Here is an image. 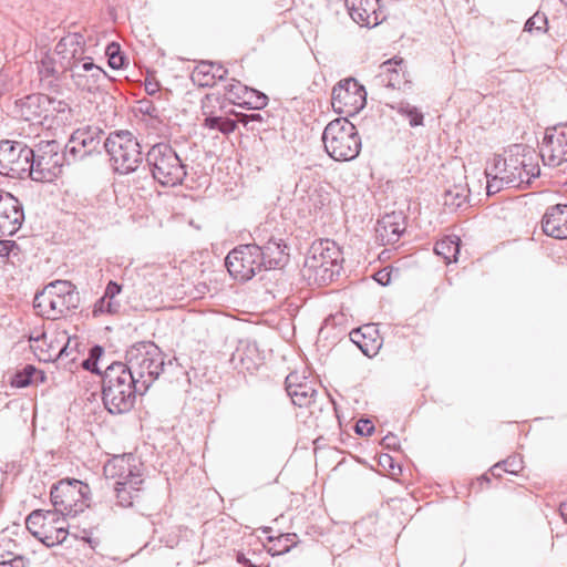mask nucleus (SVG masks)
I'll return each mask as SVG.
<instances>
[{
	"mask_svg": "<svg viewBox=\"0 0 567 567\" xmlns=\"http://www.w3.org/2000/svg\"><path fill=\"white\" fill-rule=\"evenodd\" d=\"M23 220V207L19 199L8 192L0 190V237L14 235Z\"/></svg>",
	"mask_w": 567,
	"mask_h": 567,
	"instance_id": "a211bd4d",
	"label": "nucleus"
},
{
	"mask_svg": "<svg viewBox=\"0 0 567 567\" xmlns=\"http://www.w3.org/2000/svg\"><path fill=\"white\" fill-rule=\"evenodd\" d=\"M285 385L287 394L295 405L309 408L316 402V396L318 395L316 383L307 377L291 372L286 377Z\"/></svg>",
	"mask_w": 567,
	"mask_h": 567,
	"instance_id": "6ab92c4d",
	"label": "nucleus"
},
{
	"mask_svg": "<svg viewBox=\"0 0 567 567\" xmlns=\"http://www.w3.org/2000/svg\"><path fill=\"white\" fill-rule=\"evenodd\" d=\"M124 63L125 56L122 53L109 60V65L114 70L122 69L124 66Z\"/></svg>",
	"mask_w": 567,
	"mask_h": 567,
	"instance_id": "bf43d9fd",
	"label": "nucleus"
},
{
	"mask_svg": "<svg viewBox=\"0 0 567 567\" xmlns=\"http://www.w3.org/2000/svg\"><path fill=\"white\" fill-rule=\"evenodd\" d=\"M390 107L409 120L412 127L423 125V113L416 106L411 105L408 102L400 101L395 104H390Z\"/></svg>",
	"mask_w": 567,
	"mask_h": 567,
	"instance_id": "7c9ffc66",
	"label": "nucleus"
},
{
	"mask_svg": "<svg viewBox=\"0 0 567 567\" xmlns=\"http://www.w3.org/2000/svg\"><path fill=\"white\" fill-rule=\"evenodd\" d=\"M524 152L525 147L522 145H513L504 156V161H502L501 165H506L507 173L509 176L511 187L522 188L523 187V177L522 172H524Z\"/></svg>",
	"mask_w": 567,
	"mask_h": 567,
	"instance_id": "bb28decb",
	"label": "nucleus"
},
{
	"mask_svg": "<svg viewBox=\"0 0 567 567\" xmlns=\"http://www.w3.org/2000/svg\"><path fill=\"white\" fill-rule=\"evenodd\" d=\"M45 509H35L31 512L25 519V526L28 530L39 540H41L43 535V524H45Z\"/></svg>",
	"mask_w": 567,
	"mask_h": 567,
	"instance_id": "f704fd0d",
	"label": "nucleus"
},
{
	"mask_svg": "<svg viewBox=\"0 0 567 567\" xmlns=\"http://www.w3.org/2000/svg\"><path fill=\"white\" fill-rule=\"evenodd\" d=\"M64 162L68 163L66 151L61 153L56 141H41L34 151L30 178L35 182L51 183L62 173Z\"/></svg>",
	"mask_w": 567,
	"mask_h": 567,
	"instance_id": "9d476101",
	"label": "nucleus"
},
{
	"mask_svg": "<svg viewBox=\"0 0 567 567\" xmlns=\"http://www.w3.org/2000/svg\"><path fill=\"white\" fill-rule=\"evenodd\" d=\"M342 261L340 247L333 240L321 239L311 245L305 259V268L316 280L327 282L340 274Z\"/></svg>",
	"mask_w": 567,
	"mask_h": 567,
	"instance_id": "0eeeda50",
	"label": "nucleus"
},
{
	"mask_svg": "<svg viewBox=\"0 0 567 567\" xmlns=\"http://www.w3.org/2000/svg\"><path fill=\"white\" fill-rule=\"evenodd\" d=\"M379 78L386 87L405 90L411 87L408 72L402 59H391L380 65Z\"/></svg>",
	"mask_w": 567,
	"mask_h": 567,
	"instance_id": "4be33fe9",
	"label": "nucleus"
},
{
	"mask_svg": "<svg viewBox=\"0 0 567 567\" xmlns=\"http://www.w3.org/2000/svg\"><path fill=\"white\" fill-rule=\"evenodd\" d=\"M374 425L368 419H360L355 424V433L362 436H369L373 433Z\"/></svg>",
	"mask_w": 567,
	"mask_h": 567,
	"instance_id": "09e8293b",
	"label": "nucleus"
},
{
	"mask_svg": "<svg viewBox=\"0 0 567 567\" xmlns=\"http://www.w3.org/2000/svg\"><path fill=\"white\" fill-rule=\"evenodd\" d=\"M487 178V184H486V192H487V195H494V194H497L498 192H501L503 189L504 186H506V184L501 181L499 178L495 177V176H486Z\"/></svg>",
	"mask_w": 567,
	"mask_h": 567,
	"instance_id": "8fccbe9b",
	"label": "nucleus"
},
{
	"mask_svg": "<svg viewBox=\"0 0 567 567\" xmlns=\"http://www.w3.org/2000/svg\"><path fill=\"white\" fill-rule=\"evenodd\" d=\"M262 260L259 245L248 244L233 249L227 255L225 265L231 277L240 281H248L265 270Z\"/></svg>",
	"mask_w": 567,
	"mask_h": 567,
	"instance_id": "f8f14e48",
	"label": "nucleus"
},
{
	"mask_svg": "<svg viewBox=\"0 0 567 567\" xmlns=\"http://www.w3.org/2000/svg\"><path fill=\"white\" fill-rule=\"evenodd\" d=\"M540 156L546 165L553 167L567 162V123L546 128Z\"/></svg>",
	"mask_w": 567,
	"mask_h": 567,
	"instance_id": "dca6fc26",
	"label": "nucleus"
},
{
	"mask_svg": "<svg viewBox=\"0 0 567 567\" xmlns=\"http://www.w3.org/2000/svg\"><path fill=\"white\" fill-rule=\"evenodd\" d=\"M20 254V247L13 240H0V257H17Z\"/></svg>",
	"mask_w": 567,
	"mask_h": 567,
	"instance_id": "49530a36",
	"label": "nucleus"
},
{
	"mask_svg": "<svg viewBox=\"0 0 567 567\" xmlns=\"http://www.w3.org/2000/svg\"><path fill=\"white\" fill-rule=\"evenodd\" d=\"M373 330L371 326H364L362 328L354 329L350 332L351 340L358 344V347L362 350L363 353L369 355L368 344L362 341L367 338V334H370V331Z\"/></svg>",
	"mask_w": 567,
	"mask_h": 567,
	"instance_id": "37998d69",
	"label": "nucleus"
},
{
	"mask_svg": "<svg viewBox=\"0 0 567 567\" xmlns=\"http://www.w3.org/2000/svg\"><path fill=\"white\" fill-rule=\"evenodd\" d=\"M466 198L467 195L465 190L457 186L446 189L443 195L444 205L451 210L460 208L465 203Z\"/></svg>",
	"mask_w": 567,
	"mask_h": 567,
	"instance_id": "4c0bfd02",
	"label": "nucleus"
},
{
	"mask_svg": "<svg viewBox=\"0 0 567 567\" xmlns=\"http://www.w3.org/2000/svg\"><path fill=\"white\" fill-rule=\"evenodd\" d=\"M398 437L396 435L389 433L382 439V445L386 449H395L398 446Z\"/></svg>",
	"mask_w": 567,
	"mask_h": 567,
	"instance_id": "13d9d810",
	"label": "nucleus"
},
{
	"mask_svg": "<svg viewBox=\"0 0 567 567\" xmlns=\"http://www.w3.org/2000/svg\"><path fill=\"white\" fill-rule=\"evenodd\" d=\"M378 4L379 0H346L350 17L362 27H374L379 23Z\"/></svg>",
	"mask_w": 567,
	"mask_h": 567,
	"instance_id": "393cba45",
	"label": "nucleus"
},
{
	"mask_svg": "<svg viewBox=\"0 0 567 567\" xmlns=\"http://www.w3.org/2000/svg\"><path fill=\"white\" fill-rule=\"evenodd\" d=\"M104 350L101 346H94L89 351V357L92 359V362L95 361L99 363L100 358L102 357Z\"/></svg>",
	"mask_w": 567,
	"mask_h": 567,
	"instance_id": "680f3d73",
	"label": "nucleus"
},
{
	"mask_svg": "<svg viewBox=\"0 0 567 567\" xmlns=\"http://www.w3.org/2000/svg\"><path fill=\"white\" fill-rule=\"evenodd\" d=\"M504 157L501 155H494L489 165L485 168V176H495L503 181L507 187H511L509 176L507 173L506 165H501Z\"/></svg>",
	"mask_w": 567,
	"mask_h": 567,
	"instance_id": "e433bc0d",
	"label": "nucleus"
},
{
	"mask_svg": "<svg viewBox=\"0 0 567 567\" xmlns=\"http://www.w3.org/2000/svg\"><path fill=\"white\" fill-rule=\"evenodd\" d=\"M210 71L214 73L215 83L224 80L228 73L227 69L218 63H213V69Z\"/></svg>",
	"mask_w": 567,
	"mask_h": 567,
	"instance_id": "6e6d98bb",
	"label": "nucleus"
},
{
	"mask_svg": "<svg viewBox=\"0 0 567 567\" xmlns=\"http://www.w3.org/2000/svg\"><path fill=\"white\" fill-rule=\"evenodd\" d=\"M237 104L250 110H261L268 104V96L262 92L248 87L243 99L237 101Z\"/></svg>",
	"mask_w": 567,
	"mask_h": 567,
	"instance_id": "72a5a7b5",
	"label": "nucleus"
},
{
	"mask_svg": "<svg viewBox=\"0 0 567 567\" xmlns=\"http://www.w3.org/2000/svg\"><path fill=\"white\" fill-rule=\"evenodd\" d=\"M110 306L111 315L117 313L120 311L121 303L116 300V298L110 299Z\"/></svg>",
	"mask_w": 567,
	"mask_h": 567,
	"instance_id": "338daca9",
	"label": "nucleus"
},
{
	"mask_svg": "<svg viewBox=\"0 0 567 567\" xmlns=\"http://www.w3.org/2000/svg\"><path fill=\"white\" fill-rule=\"evenodd\" d=\"M97 362L93 361L92 362V359L90 357H87L86 359H84L82 362H81V367L84 369V370H87V371H91L93 373H97V374H101V371L97 367Z\"/></svg>",
	"mask_w": 567,
	"mask_h": 567,
	"instance_id": "4d7b16f0",
	"label": "nucleus"
},
{
	"mask_svg": "<svg viewBox=\"0 0 567 567\" xmlns=\"http://www.w3.org/2000/svg\"><path fill=\"white\" fill-rule=\"evenodd\" d=\"M71 35H74V39H72L73 45L70 48L68 72L79 90L96 91L107 80V74L94 63L91 56L86 55L84 37L80 33H71Z\"/></svg>",
	"mask_w": 567,
	"mask_h": 567,
	"instance_id": "39448f33",
	"label": "nucleus"
},
{
	"mask_svg": "<svg viewBox=\"0 0 567 567\" xmlns=\"http://www.w3.org/2000/svg\"><path fill=\"white\" fill-rule=\"evenodd\" d=\"M34 377H40L41 381L44 379L43 373L39 371L34 365L27 364L23 367V369L16 371L10 380V383L14 388H25L33 382Z\"/></svg>",
	"mask_w": 567,
	"mask_h": 567,
	"instance_id": "c756f323",
	"label": "nucleus"
},
{
	"mask_svg": "<svg viewBox=\"0 0 567 567\" xmlns=\"http://www.w3.org/2000/svg\"><path fill=\"white\" fill-rule=\"evenodd\" d=\"M29 561L21 555L0 561V567H28Z\"/></svg>",
	"mask_w": 567,
	"mask_h": 567,
	"instance_id": "864d4df0",
	"label": "nucleus"
},
{
	"mask_svg": "<svg viewBox=\"0 0 567 567\" xmlns=\"http://www.w3.org/2000/svg\"><path fill=\"white\" fill-rule=\"evenodd\" d=\"M74 35L69 33L63 37L55 45L52 53H47L38 62V73L41 82L48 86L56 85V82L68 72L70 62V48L73 45Z\"/></svg>",
	"mask_w": 567,
	"mask_h": 567,
	"instance_id": "4468645a",
	"label": "nucleus"
},
{
	"mask_svg": "<svg viewBox=\"0 0 567 567\" xmlns=\"http://www.w3.org/2000/svg\"><path fill=\"white\" fill-rule=\"evenodd\" d=\"M121 48H120V44L115 43V42H112L110 43L107 47H106V50H105V54L107 56V59L110 60L111 58L113 56H116L118 54H121Z\"/></svg>",
	"mask_w": 567,
	"mask_h": 567,
	"instance_id": "052dcab7",
	"label": "nucleus"
},
{
	"mask_svg": "<svg viewBox=\"0 0 567 567\" xmlns=\"http://www.w3.org/2000/svg\"><path fill=\"white\" fill-rule=\"evenodd\" d=\"M405 226V216L402 212L385 214L377 223V239L382 245H394L400 240Z\"/></svg>",
	"mask_w": 567,
	"mask_h": 567,
	"instance_id": "aec40b11",
	"label": "nucleus"
},
{
	"mask_svg": "<svg viewBox=\"0 0 567 567\" xmlns=\"http://www.w3.org/2000/svg\"><path fill=\"white\" fill-rule=\"evenodd\" d=\"M259 247L262 251L265 270L280 267L287 260V246L282 239L270 238L266 244L259 245Z\"/></svg>",
	"mask_w": 567,
	"mask_h": 567,
	"instance_id": "cd10ccee",
	"label": "nucleus"
},
{
	"mask_svg": "<svg viewBox=\"0 0 567 567\" xmlns=\"http://www.w3.org/2000/svg\"><path fill=\"white\" fill-rule=\"evenodd\" d=\"M152 175L164 187L177 185V153L165 143L154 145L147 153Z\"/></svg>",
	"mask_w": 567,
	"mask_h": 567,
	"instance_id": "2eb2a0df",
	"label": "nucleus"
},
{
	"mask_svg": "<svg viewBox=\"0 0 567 567\" xmlns=\"http://www.w3.org/2000/svg\"><path fill=\"white\" fill-rule=\"evenodd\" d=\"M121 290L122 287L120 285H117L115 281H110L105 288L103 296L109 299H114L116 298L117 295H120Z\"/></svg>",
	"mask_w": 567,
	"mask_h": 567,
	"instance_id": "5fc2aeb1",
	"label": "nucleus"
},
{
	"mask_svg": "<svg viewBox=\"0 0 567 567\" xmlns=\"http://www.w3.org/2000/svg\"><path fill=\"white\" fill-rule=\"evenodd\" d=\"M110 299L106 298V297H101L95 303H94V308H93V316L94 317H97L102 313H110L111 315V309H110Z\"/></svg>",
	"mask_w": 567,
	"mask_h": 567,
	"instance_id": "3c124183",
	"label": "nucleus"
},
{
	"mask_svg": "<svg viewBox=\"0 0 567 567\" xmlns=\"http://www.w3.org/2000/svg\"><path fill=\"white\" fill-rule=\"evenodd\" d=\"M293 196L295 200H299L309 214L320 210L328 199L321 189L310 187L302 179L296 184Z\"/></svg>",
	"mask_w": 567,
	"mask_h": 567,
	"instance_id": "a878e982",
	"label": "nucleus"
},
{
	"mask_svg": "<svg viewBox=\"0 0 567 567\" xmlns=\"http://www.w3.org/2000/svg\"><path fill=\"white\" fill-rule=\"evenodd\" d=\"M79 306L80 293L69 280H55L48 284L33 299L37 313L50 320L65 317Z\"/></svg>",
	"mask_w": 567,
	"mask_h": 567,
	"instance_id": "20e7f679",
	"label": "nucleus"
},
{
	"mask_svg": "<svg viewBox=\"0 0 567 567\" xmlns=\"http://www.w3.org/2000/svg\"><path fill=\"white\" fill-rule=\"evenodd\" d=\"M559 513L565 522H567V502L560 503Z\"/></svg>",
	"mask_w": 567,
	"mask_h": 567,
	"instance_id": "774afa93",
	"label": "nucleus"
},
{
	"mask_svg": "<svg viewBox=\"0 0 567 567\" xmlns=\"http://www.w3.org/2000/svg\"><path fill=\"white\" fill-rule=\"evenodd\" d=\"M204 126L216 130L223 134L233 133L236 128V122L231 118L224 117L221 115L209 114L208 117L204 118Z\"/></svg>",
	"mask_w": 567,
	"mask_h": 567,
	"instance_id": "473e14b6",
	"label": "nucleus"
},
{
	"mask_svg": "<svg viewBox=\"0 0 567 567\" xmlns=\"http://www.w3.org/2000/svg\"><path fill=\"white\" fill-rule=\"evenodd\" d=\"M296 544H297V535L295 533H288L285 535H280L277 538L276 546L278 547V549H276V554L287 553Z\"/></svg>",
	"mask_w": 567,
	"mask_h": 567,
	"instance_id": "c03bdc74",
	"label": "nucleus"
},
{
	"mask_svg": "<svg viewBox=\"0 0 567 567\" xmlns=\"http://www.w3.org/2000/svg\"><path fill=\"white\" fill-rule=\"evenodd\" d=\"M137 385L123 362H113L102 373V401L111 414H124L134 406Z\"/></svg>",
	"mask_w": 567,
	"mask_h": 567,
	"instance_id": "7ed1b4c3",
	"label": "nucleus"
},
{
	"mask_svg": "<svg viewBox=\"0 0 567 567\" xmlns=\"http://www.w3.org/2000/svg\"><path fill=\"white\" fill-rule=\"evenodd\" d=\"M51 503L62 516L75 517L89 507L90 487L75 478L59 481L51 487Z\"/></svg>",
	"mask_w": 567,
	"mask_h": 567,
	"instance_id": "1a4fd4ad",
	"label": "nucleus"
},
{
	"mask_svg": "<svg viewBox=\"0 0 567 567\" xmlns=\"http://www.w3.org/2000/svg\"><path fill=\"white\" fill-rule=\"evenodd\" d=\"M103 135L104 132L96 126H84L75 130L65 145L68 164L99 151Z\"/></svg>",
	"mask_w": 567,
	"mask_h": 567,
	"instance_id": "f3484780",
	"label": "nucleus"
},
{
	"mask_svg": "<svg viewBox=\"0 0 567 567\" xmlns=\"http://www.w3.org/2000/svg\"><path fill=\"white\" fill-rule=\"evenodd\" d=\"M124 369L143 395L152 383L165 372L166 364L161 349L151 341L133 344L125 355Z\"/></svg>",
	"mask_w": 567,
	"mask_h": 567,
	"instance_id": "f03ea898",
	"label": "nucleus"
},
{
	"mask_svg": "<svg viewBox=\"0 0 567 567\" xmlns=\"http://www.w3.org/2000/svg\"><path fill=\"white\" fill-rule=\"evenodd\" d=\"M103 473L107 480L114 481L117 504L122 507L132 506L144 482L141 458L133 453L115 455L105 463Z\"/></svg>",
	"mask_w": 567,
	"mask_h": 567,
	"instance_id": "f257e3e1",
	"label": "nucleus"
},
{
	"mask_svg": "<svg viewBox=\"0 0 567 567\" xmlns=\"http://www.w3.org/2000/svg\"><path fill=\"white\" fill-rule=\"evenodd\" d=\"M159 90V85L157 82L146 81L145 82V91L148 95H154Z\"/></svg>",
	"mask_w": 567,
	"mask_h": 567,
	"instance_id": "69168bd1",
	"label": "nucleus"
},
{
	"mask_svg": "<svg viewBox=\"0 0 567 567\" xmlns=\"http://www.w3.org/2000/svg\"><path fill=\"white\" fill-rule=\"evenodd\" d=\"M539 166L534 162L533 154L530 152H524V172H522L523 185H528L533 178L539 176Z\"/></svg>",
	"mask_w": 567,
	"mask_h": 567,
	"instance_id": "ea45409f",
	"label": "nucleus"
},
{
	"mask_svg": "<svg viewBox=\"0 0 567 567\" xmlns=\"http://www.w3.org/2000/svg\"><path fill=\"white\" fill-rule=\"evenodd\" d=\"M523 468V461L519 456L513 455L492 466L491 472L503 470L509 474H517Z\"/></svg>",
	"mask_w": 567,
	"mask_h": 567,
	"instance_id": "a19ab883",
	"label": "nucleus"
},
{
	"mask_svg": "<svg viewBox=\"0 0 567 567\" xmlns=\"http://www.w3.org/2000/svg\"><path fill=\"white\" fill-rule=\"evenodd\" d=\"M248 86L243 85L240 82L233 80L231 83L225 86L226 92L229 94V100L237 103L236 100L240 101L246 93Z\"/></svg>",
	"mask_w": 567,
	"mask_h": 567,
	"instance_id": "a18cd8bd",
	"label": "nucleus"
},
{
	"mask_svg": "<svg viewBox=\"0 0 567 567\" xmlns=\"http://www.w3.org/2000/svg\"><path fill=\"white\" fill-rule=\"evenodd\" d=\"M212 69L213 62H200L190 74L193 83L199 86H214L216 83Z\"/></svg>",
	"mask_w": 567,
	"mask_h": 567,
	"instance_id": "2f4dec72",
	"label": "nucleus"
},
{
	"mask_svg": "<svg viewBox=\"0 0 567 567\" xmlns=\"http://www.w3.org/2000/svg\"><path fill=\"white\" fill-rule=\"evenodd\" d=\"M80 347L81 343L76 337L68 338L66 343L58 354V360L64 362L65 365L68 363H75L76 354L81 352Z\"/></svg>",
	"mask_w": 567,
	"mask_h": 567,
	"instance_id": "c9c22d12",
	"label": "nucleus"
},
{
	"mask_svg": "<svg viewBox=\"0 0 567 567\" xmlns=\"http://www.w3.org/2000/svg\"><path fill=\"white\" fill-rule=\"evenodd\" d=\"M214 103H219V99L216 97V96H212V95H206L203 100H202V111H203V115L205 117H208L209 114H215L213 107H214Z\"/></svg>",
	"mask_w": 567,
	"mask_h": 567,
	"instance_id": "603ef678",
	"label": "nucleus"
},
{
	"mask_svg": "<svg viewBox=\"0 0 567 567\" xmlns=\"http://www.w3.org/2000/svg\"><path fill=\"white\" fill-rule=\"evenodd\" d=\"M542 228L549 237L567 239V204L548 207L542 219Z\"/></svg>",
	"mask_w": 567,
	"mask_h": 567,
	"instance_id": "412c9836",
	"label": "nucleus"
},
{
	"mask_svg": "<svg viewBox=\"0 0 567 567\" xmlns=\"http://www.w3.org/2000/svg\"><path fill=\"white\" fill-rule=\"evenodd\" d=\"M136 110L144 114V115H148L151 117H158V109L157 106L155 105V103L151 100H147V99H143V100H140L137 101V106H136Z\"/></svg>",
	"mask_w": 567,
	"mask_h": 567,
	"instance_id": "de8ad7c7",
	"label": "nucleus"
},
{
	"mask_svg": "<svg viewBox=\"0 0 567 567\" xmlns=\"http://www.w3.org/2000/svg\"><path fill=\"white\" fill-rule=\"evenodd\" d=\"M548 20L545 13L537 11L525 23L524 31L533 33H545Z\"/></svg>",
	"mask_w": 567,
	"mask_h": 567,
	"instance_id": "58836bf2",
	"label": "nucleus"
},
{
	"mask_svg": "<svg viewBox=\"0 0 567 567\" xmlns=\"http://www.w3.org/2000/svg\"><path fill=\"white\" fill-rule=\"evenodd\" d=\"M47 105V114L55 116L59 123L66 124L73 120V112L69 103L62 100H55L45 94L28 95L27 105L35 106L39 109L41 105Z\"/></svg>",
	"mask_w": 567,
	"mask_h": 567,
	"instance_id": "b1692460",
	"label": "nucleus"
},
{
	"mask_svg": "<svg viewBox=\"0 0 567 567\" xmlns=\"http://www.w3.org/2000/svg\"><path fill=\"white\" fill-rule=\"evenodd\" d=\"M66 516H62L56 509L45 512V524H43V535L41 542L52 547L62 544L68 536Z\"/></svg>",
	"mask_w": 567,
	"mask_h": 567,
	"instance_id": "5701e85b",
	"label": "nucleus"
},
{
	"mask_svg": "<svg viewBox=\"0 0 567 567\" xmlns=\"http://www.w3.org/2000/svg\"><path fill=\"white\" fill-rule=\"evenodd\" d=\"M331 104L336 113L353 116L367 104V92L355 79L339 81L332 90Z\"/></svg>",
	"mask_w": 567,
	"mask_h": 567,
	"instance_id": "ddd939ff",
	"label": "nucleus"
},
{
	"mask_svg": "<svg viewBox=\"0 0 567 567\" xmlns=\"http://www.w3.org/2000/svg\"><path fill=\"white\" fill-rule=\"evenodd\" d=\"M375 280L382 286H386L390 282V272L385 270L377 272Z\"/></svg>",
	"mask_w": 567,
	"mask_h": 567,
	"instance_id": "0e129e2a",
	"label": "nucleus"
},
{
	"mask_svg": "<svg viewBox=\"0 0 567 567\" xmlns=\"http://www.w3.org/2000/svg\"><path fill=\"white\" fill-rule=\"evenodd\" d=\"M27 102H28V96L22 100L21 102V115L24 117L25 121H35V120H39L41 117H44L47 118L48 117V114H47V105H41L38 107L35 106H30L27 105Z\"/></svg>",
	"mask_w": 567,
	"mask_h": 567,
	"instance_id": "79ce46f5",
	"label": "nucleus"
},
{
	"mask_svg": "<svg viewBox=\"0 0 567 567\" xmlns=\"http://www.w3.org/2000/svg\"><path fill=\"white\" fill-rule=\"evenodd\" d=\"M461 248V239L456 235H450L444 237L443 239L436 241L434 246V251L436 255L444 258L446 262H451L452 260H457V255L460 254Z\"/></svg>",
	"mask_w": 567,
	"mask_h": 567,
	"instance_id": "c85d7f7f",
	"label": "nucleus"
},
{
	"mask_svg": "<svg viewBox=\"0 0 567 567\" xmlns=\"http://www.w3.org/2000/svg\"><path fill=\"white\" fill-rule=\"evenodd\" d=\"M34 150L22 142H0V174L11 178L30 177Z\"/></svg>",
	"mask_w": 567,
	"mask_h": 567,
	"instance_id": "9b49d317",
	"label": "nucleus"
},
{
	"mask_svg": "<svg viewBox=\"0 0 567 567\" xmlns=\"http://www.w3.org/2000/svg\"><path fill=\"white\" fill-rule=\"evenodd\" d=\"M326 152L334 161H352L361 151V138L355 126L347 117L328 123L322 133Z\"/></svg>",
	"mask_w": 567,
	"mask_h": 567,
	"instance_id": "423d86ee",
	"label": "nucleus"
},
{
	"mask_svg": "<svg viewBox=\"0 0 567 567\" xmlns=\"http://www.w3.org/2000/svg\"><path fill=\"white\" fill-rule=\"evenodd\" d=\"M262 121V116L261 114L259 113H251V114H245L241 122L244 123V125H248L249 123L251 122H261Z\"/></svg>",
	"mask_w": 567,
	"mask_h": 567,
	"instance_id": "e2e57ef3",
	"label": "nucleus"
},
{
	"mask_svg": "<svg viewBox=\"0 0 567 567\" xmlns=\"http://www.w3.org/2000/svg\"><path fill=\"white\" fill-rule=\"evenodd\" d=\"M103 146L115 172L128 174L142 163L143 156L137 138L130 131H115L105 138Z\"/></svg>",
	"mask_w": 567,
	"mask_h": 567,
	"instance_id": "6e6552de",
	"label": "nucleus"
}]
</instances>
